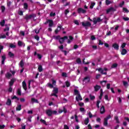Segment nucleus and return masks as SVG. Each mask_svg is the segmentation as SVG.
Listing matches in <instances>:
<instances>
[{"label": "nucleus", "instance_id": "nucleus-31", "mask_svg": "<svg viewBox=\"0 0 129 129\" xmlns=\"http://www.w3.org/2000/svg\"><path fill=\"white\" fill-rule=\"evenodd\" d=\"M53 92V93H56V94L58 93V88L54 87Z\"/></svg>", "mask_w": 129, "mask_h": 129}, {"label": "nucleus", "instance_id": "nucleus-44", "mask_svg": "<svg viewBox=\"0 0 129 129\" xmlns=\"http://www.w3.org/2000/svg\"><path fill=\"white\" fill-rule=\"evenodd\" d=\"M90 98L91 100H94V99H95V96H92V95L90 94Z\"/></svg>", "mask_w": 129, "mask_h": 129}, {"label": "nucleus", "instance_id": "nucleus-53", "mask_svg": "<svg viewBox=\"0 0 129 129\" xmlns=\"http://www.w3.org/2000/svg\"><path fill=\"white\" fill-rule=\"evenodd\" d=\"M123 85L124 86H128V83H127V82L123 81Z\"/></svg>", "mask_w": 129, "mask_h": 129}, {"label": "nucleus", "instance_id": "nucleus-9", "mask_svg": "<svg viewBox=\"0 0 129 129\" xmlns=\"http://www.w3.org/2000/svg\"><path fill=\"white\" fill-rule=\"evenodd\" d=\"M115 9L113 7H110L106 10L107 14H109L110 12H115Z\"/></svg>", "mask_w": 129, "mask_h": 129}, {"label": "nucleus", "instance_id": "nucleus-52", "mask_svg": "<svg viewBox=\"0 0 129 129\" xmlns=\"http://www.w3.org/2000/svg\"><path fill=\"white\" fill-rule=\"evenodd\" d=\"M106 82H107V81H103L100 82V84H102V85H103V84H104V85H105V84H106Z\"/></svg>", "mask_w": 129, "mask_h": 129}, {"label": "nucleus", "instance_id": "nucleus-25", "mask_svg": "<svg viewBox=\"0 0 129 129\" xmlns=\"http://www.w3.org/2000/svg\"><path fill=\"white\" fill-rule=\"evenodd\" d=\"M12 76V74L10 73H8L6 75V78H8V79H10V78H11Z\"/></svg>", "mask_w": 129, "mask_h": 129}, {"label": "nucleus", "instance_id": "nucleus-63", "mask_svg": "<svg viewBox=\"0 0 129 129\" xmlns=\"http://www.w3.org/2000/svg\"><path fill=\"white\" fill-rule=\"evenodd\" d=\"M79 106H81V107H82V106H84V103L79 102Z\"/></svg>", "mask_w": 129, "mask_h": 129}, {"label": "nucleus", "instance_id": "nucleus-57", "mask_svg": "<svg viewBox=\"0 0 129 129\" xmlns=\"http://www.w3.org/2000/svg\"><path fill=\"white\" fill-rule=\"evenodd\" d=\"M17 93L18 94V95H22V92H21V89H18V90H17Z\"/></svg>", "mask_w": 129, "mask_h": 129}, {"label": "nucleus", "instance_id": "nucleus-56", "mask_svg": "<svg viewBox=\"0 0 129 129\" xmlns=\"http://www.w3.org/2000/svg\"><path fill=\"white\" fill-rule=\"evenodd\" d=\"M116 67H117V63H113L111 66V68H116Z\"/></svg>", "mask_w": 129, "mask_h": 129}, {"label": "nucleus", "instance_id": "nucleus-34", "mask_svg": "<svg viewBox=\"0 0 129 129\" xmlns=\"http://www.w3.org/2000/svg\"><path fill=\"white\" fill-rule=\"evenodd\" d=\"M28 3H25L24 4V9H25V10H28Z\"/></svg>", "mask_w": 129, "mask_h": 129}, {"label": "nucleus", "instance_id": "nucleus-7", "mask_svg": "<svg viewBox=\"0 0 129 129\" xmlns=\"http://www.w3.org/2000/svg\"><path fill=\"white\" fill-rule=\"evenodd\" d=\"M78 14H85L86 13V10L81 8H80L78 9Z\"/></svg>", "mask_w": 129, "mask_h": 129}, {"label": "nucleus", "instance_id": "nucleus-61", "mask_svg": "<svg viewBox=\"0 0 129 129\" xmlns=\"http://www.w3.org/2000/svg\"><path fill=\"white\" fill-rule=\"evenodd\" d=\"M61 76H62V77H67V74L66 73H62Z\"/></svg>", "mask_w": 129, "mask_h": 129}, {"label": "nucleus", "instance_id": "nucleus-42", "mask_svg": "<svg viewBox=\"0 0 129 129\" xmlns=\"http://www.w3.org/2000/svg\"><path fill=\"white\" fill-rule=\"evenodd\" d=\"M75 119L77 122H79V120H78V116H77V114L75 115Z\"/></svg>", "mask_w": 129, "mask_h": 129}, {"label": "nucleus", "instance_id": "nucleus-38", "mask_svg": "<svg viewBox=\"0 0 129 129\" xmlns=\"http://www.w3.org/2000/svg\"><path fill=\"white\" fill-rule=\"evenodd\" d=\"M48 87L49 88H54V85L50 83L47 84Z\"/></svg>", "mask_w": 129, "mask_h": 129}, {"label": "nucleus", "instance_id": "nucleus-46", "mask_svg": "<svg viewBox=\"0 0 129 129\" xmlns=\"http://www.w3.org/2000/svg\"><path fill=\"white\" fill-rule=\"evenodd\" d=\"M8 92H13V88L11 86H9V88L8 89Z\"/></svg>", "mask_w": 129, "mask_h": 129}, {"label": "nucleus", "instance_id": "nucleus-17", "mask_svg": "<svg viewBox=\"0 0 129 129\" xmlns=\"http://www.w3.org/2000/svg\"><path fill=\"white\" fill-rule=\"evenodd\" d=\"M100 88H101V87L100 86L96 85L94 87L95 91H96V92H97V91H98L99 89H100Z\"/></svg>", "mask_w": 129, "mask_h": 129}, {"label": "nucleus", "instance_id": "nucleus-62", "mask_svg": "<svg viewBox=\"0 0 129 129\" xmlns=\"http://www.w3.org/2000/svg\"><path fill=\"white\" fill-rule=\"evenodd\" d=\"M37 57L39 60H41V59H42V55L39 53L37 54Z\"/></svg>", "mask_w": 129, "mask_h": 129}, {"label": "nucleus", "instance_id": "nucleus-29", "mask_svg": "<svg viewBox=\"0 0 129 129\" xmlns=\"http://www.w3.org/2000/svg\"><path fill=\"white\" fill-rule=\"evenodd\" d=\"M38 70L39 72H42V71H43V67H42L41 65H39L38 66Z\"/></svg>", "mask_w": 129, "mask_h": 129}, {"label": "nucleus", "instance_id": "nucleus-33", "mask_svg": "<svg viewBox=\"0 0 129 129\" xmlns=\"http://www.w3.org/2000/svg\"><path fill=\"white\" fill-rule=\"evenodd\" d=\"M16 110L20 111V110H22V105H19L18 106L16 107Z\"/></svg>", "mask_w": 129, "mask_h": 129}, {"label": "nucleus", "instance_id": "nucleus-35", "mask_svg": "<svg viewBox=\"0 0 129 129\" xmlns=\"http://www.w3.org/2000/svg\"><path fill=\"white\" fill-rule=\"evenodd\" d=\"M97 70H98L99 72H100L101 74H103V72H104L103 69L101 68H99V69H97Z\"/></svg>", "mask_w": 129, "mask_h": 129}, {"label": "nucleus", "instance_id": "nucleus-11", "mask_svg": "<svg viewBox=\"0 0 129 129\" xmlns=\"http://www.w3.org/2000/svg\"><path fill=\"white\" fill-rule=\"evenodd\" d=\"M69 39H68V44H70L71 43L72 41H73V40H74V37H73V36H69Z\"/></svg>", "mask_w": 129, "mask_h": 129}, {"label": "nucleus", "instance_id": "nucleus-5", "mask_svg": "<svg viewBox=\"0 0 129 129\" xmlns=\"http://www.w3.org/2000/svg\"><path fill=\"white\" fill-rule=\"evenodd\" d=\"M20 67L22 69L20 71V73H23L24 72V70L25 68H24V65H25V62H24V60L22 59L20 62Z\"/></svg>", "mask_w": 129, "mask_h": 129}, {"label": "nucleus", "instance_id": "nucleus-12", "mask_svg": "<svg viewBox=\"0 0 129 129\" xmlns=\"http://www.w3.org/2000/svg\"><path fill=\"white\" fill-rule=\"evenodd\" d=\"M76 100L77 101H79V100L81 101L82 100V97H81V95L80 94L77 95V96L76 97Z\"/></svg>", "mask_w": 129, "mask_h": 129}, {"label": "nucleus", "instance_id": "nucleus-43", "mask_svg": "<svg viewBox=\"0 0 129 129\" xmlns=\"http://www.w3.org/2000/svg\"><path fill=\"white\" fill-rule=\"evenodd\" d=\"M66 85L67 87H70V83L69 82V81H67L66 82Z\"/></svg>", "mask_w": 129, "mask_h": 129}, {"label": "nucleus", "instance_id": "nucleus-49", "mask_svg": "<svg viewBox=\"0 0 129 129\" xmlns=\"http://www.w3.org/2000/svg\"><path fill=\"white\" fill-rule=\"evenodd\" d=\"M125 46H126V43H123L121 45V48H122V49H124V47H125Z\"/></svg>", "mask_w": 129, "mask_h": 129}, {"label": "nucleus", "instance_id": "nucleus-2", "mask_svg": "<svg viewBox=\"0 0 129 129\" xmlns=\"http://www.w3.org/2000/svg\"><path fill=\"white\" fill-rule=\"evenodd\" d=\"M36 17H37V16L35 14H32L29 15L27 14L24 17V19L26 20V22L28 23L29 20H31V19H34V18H36Z\"/></svg>", "mask_w": 129, "mask_h": 129}, {"label": "nucleus", "instance_id": "nucleus-1", "mask_svg": "<svg viewBox=\"0 0 129 129\" xmlns=\"http://www.w3.org/2000/svg\"><path fill=\"white\" fill-rule=\"evenodd\" d=\"M88 20H89L90 22H93L94 25H96L97 23H100V22L102 21V19H100V17H98L97 19L94 18L93 20L90 19V17H89Z\"/></svg>", "mask_w": 129, "mask_h": 129}, {"label": "nucleus", "instance_id": "nucleus-48", "mask_svg": "<svg viewBox=\"0 0 129 129\" xmlns=\"http://www.w3.org/2000/svg\"><path fill=\"white\" fill-rule=\"evenodd\" d=\"M105 3L107 6H108L111 4V2H110L109 0H106Z\"/></svg>", "mask_w": 129, "mask_h": 129}, {"label": "nucleus", "instance_id": "nucleus-4", "mask_svg": "<svg viewBox=\"0 0 129 129\" xmlns=\"http://www.w3.org/2000/svg\"><path fill=\"white\" fill-rule=\"evenodd\" d=\"M82 25L83 27H85V29H87V27H91V23L88 21H87L86 23L82 22Z\"/></svg>", "mask_w": 129, "mask_h": 129}, {"label": "nucleus", "instance_id": "nucleus-27", "mask_svg": "<svg viewBox=\"0 0 129 129\" xmlns=\"http://www.w3.org/2000/svg\"><path fill=\"white\" fill-rule=\"evenodd\" d=\"M8 55L10 58H13V57L15 56V54L13 53L12 52L10 51L8 53Z\"/></svg>", "mask_w": 129, "mask_h": 129}, {"label": "nucleus", "instance_id": "nucleus-40", "mask_svg": "<svg viewBox=\"0 0 129 129\" xmlns=\"http://www.w3.org/2000/svg\"><path fill=\"white\" fill-rule=\"evenodd\" d=\"M76 62L78 64H81V59H80V58H77Z\"/></svg>", "mask_w": 129, "mask_h": 129}, {"label": "nucleus", "instance_id": "nucleus-59", "mask_svg": "<svg viewBox=\"0 0 129 129\" xmlns=\"http://www.w3.org/2000/svg\"><path fill=\"white\" fill-rule=\"evenodd\" d=\"M91 39L92 41H94V40L96 39V38L95 37V36L94 35H92L91 37Z\"/></svg>", "mask_w": 129, "mask_h": 129}, {"label": "nucleus", "instance_id": "nucleus-3", "mask_svg": "<svg viewBox=\"0 0 129 129\" xmlns=\"http://www.w3.org/2000/svg\"><path fill=\"white\" fill-rule=\"evenodd\" d=\"M58 113V112H57V111L56 110H51L50 109H48L46 111V113L47 114V115H48V116H52V114H57V113Z\"/></svg>", "mask_w": 129, "mask_h": 129}, {"label": "nucleus", "instance_id": "nucleus-19", "mask_svg": "<svg viewBox=\"0 0 129 129\" xmlns=\"http://www.w3.org/2000/svg\"><path fill=\"white\" fill-rule=\"evenodd\" d=\"M6 104H7V105H8V106H10L12 105V100H11V99L8 98L7 99Z\"/></svg>", "mask_w": 129, "mask_h": 129}, {"label": "nucleus", "instance_id": "nucleus-54", "mask_svg": "<svg viewBox=\"0 0 129 129\" xmlns=\"http://www.w3.org/2000/svg\"><path fill=\"white\" fill-rule=\"evenodd\" d=\"M105 119L107 120H108V119H110L111 118V115H108V116H106V117L104 118Z\"/></svg>", "mask_w": 129, "mask_h": 129}, {"label": "nucleus", "instance_id": "nucleus-10", "mask_svg": "<svg viewBox=\"0 0 129 129\" xmlns=\"http://www.w3.org/2000/svg\"><path fill=\"white\" fill-rule=\"evenodd\" d=\"M47 23H49L48 26L50 27V28H51V27H53V25H54V22L52 20H48L47 21Z\"/></svg>", "mask_w": 129, "mask_h": 129}, {"label": "nucleus", "instance_id": "nucleus-23", "mask_svg": "<svg viewBox=\"0 0 129 129\" xmlns=\"http://www.w3.org/2000/svg\"><path fill=\"white\" fill-rule=\"evenodd\" d=\"M89 122V118L87 117L84 120V123L86 125H87L88 124V123Z\"/></svg>", "mask_w": 129, "mask_h": 129}, {"label": "nucleus", "instance_id": "nucleus-60", "mask_svg": "<svg viewBox=\"0 0 129 129\" xmlns=\"http://www.w3.org/2000/svg\"><path fill=\"white\" fill-rule=\"evenodd\" d=\"M18 14L20 16H23L24 15V12L22 11H20L18 12Z\"/></svg>", "mask_w": 129, "mask_h": 129}, {"label": "nucleus", "instance_id": "nucleus-8", "mask_svg": "<svg viewBox=\"0 0 129 129\" xmlns=\"http://www.w3.org/2000/svg\"><path fill=\"white\" fill-rule=\"evenodd\" d=\"M112 47L114 48L115 50H119V45L118 44L116 43H114L112 44Z\"/></svg>", "mask_w": 129, "mask_h": 129}, {"label": "nucleus", "instance_id": "nucleus-39", "mask_svg": "<svg viewBox=\"0 0 129 129\" xmlns=\"http://www.w3.org/2000/svg\"><path fill=\"white\" fill-rule=\"evenodd\" d=\"M2 12L4 13L6 11V7L4 6H1Z\"/></svg>", "mask_w": 129, "mask_h": 129}, {"label": "nucleus", "instance_id": "nucleus-58", "mask_svg": "<svg viewBox=\"0 0 129 129\" xmlns=\"http://www.w3.org/2000/svg\"><path fill=\"white\" fill-rule=\"evenodd\" d=\"M80 111H81V112H84V111H85V108L83 107H81L80 108Z\"/></svg>", "mask_w": 129, "mask_h": 129}, {"label": "nucleus", "instance_id": "nucleus-20", "mask_svg": "<svg viewBox=\"0 0 129 129\" xmlns=\"http://www.w3.org/2000/svg\"><path fill=\"white\" fill-rule=\"evenodd\" d=\"M31 102L33 103H39V101L37 99H35V98H31Z\"/></svg>", "mask_w": 129, "mask_h": 129}, {"label": "nucleus", "instance_id": "nucleus-64", "mask_svg": "<svg viewBox=\"0 0 129 129\" xmlns=\"http://www.w3.org/2000/svg\"><path fill=\"white\" fill-rule=\"evenodd\" d=\"M64 129H69V126H68V125H64Z\"/></svg>", "mask_w": 129, "mask_h": 129}, {"label": "nucleus", "instance_id": "nucleus-55", "mask_svg": "<svg viewBox=\"0 0 129 129\" xmlns=\"http://www.w3.org/2000/svg\"><path fill=\"white\" fill-rule=\"evenodd\" d=\"M6 38H7V36H6V34L0 36V39H6Z\"/></svg>", "mask_w": 129, "mask_h": 129}, {"label": "nucleus", "instance_id": "nucleus-21", "mask_svg": "<svg viewBox=\"0 0 129 129\" xmlns=\"http://www.w3.org/2000/svg\"><path fill=\"white\" fill-rule=\"evenodd\" d=\"M127 53V50L126 49L123 48L122 49V51L121 52V55H125Z\"/></svg>", "mask_w": 129, "mask_h": 129}, {"label": "nucleus", "instance_id": "nucleus-45", "mask_svg": "<svg viewBox=\"0 0 129 129\" xmlns=\"http://www.w3.org/2000/svg\"><path fill=\"white\" fill-rule=\"evenodd\" d=\"M5 24H6V21L5 20H3L1 22H0L1 26H2V27H4L5 26Z\"/></svg>", "mask_w": 129, "mask_h": 129}, {"label": "nucleus", "instance_id": "nucleus-50", "mask_svg": "<svg viewBox=\"0 0 129 129\" xmlns=\"http://www.w3.org/2000/svg\"><path fill=\"white\" fill-rule=\"evenodd\" d=\"M122 10L123 12H125V13H128L129 12L128 10L125 8H123Z\"/></svg>", "mask_w": 129, "mask_h": 129}, {"label": "nucleus", "instance_id": "nucleus-18", "mask_svg": "<svg viewBox=\"0 0 129 129\" xmlns=\"http://www.w3.org/2000/svg\"><path fill=\"white\" fill-rule=\"evenodd\" d=\"M22 86H23V89H24V90H27V84L26 83V82L23 81L22 82Z\"/></svg>", "mask_w": 129, "mask_h": 129}, {"label": "nucleus", "instance_id": "nucleus-47", "mask_svg": "<svg viewBox=\"0 0 129 129\" xmlns=\"http://www.w3.org/2000/svg\"><path fill=\"white\" fill-rule=\"evenodd\" d=\"M11 99L12 100L17 99V100H20V98H19L16 96H14L13 97L11 98Z\"/></svg>", "mask_w": 129, "mask_h": 129}, {"label": "nucleus", "instance_id": "nucleus-51", "mask_svg": "<svg viewBox=\"0 0 129 129\" xmlns=\"http://www.w3.org/2000/svg\"><path fill=\"white\" fill-rule=\"evenodd\" d=\"M94 6H95V3H91L90 6V8L92 9H93V7H94Z\"/></svg>", "mask_w": 129, "mask_h": 129}, {"label": "nucleus", "instance_id": "nucleus-41", "mask_svg": "<svg viewBox=\"0 0 129 129\" xmlns=\"http://www.w3.org/2000/svg\"><path fill=\"white\" fill-rule=\"evenodd\" d=\"M101 101L100 100H97L96 103V106L98 108H99V103H100Z\"/></svg>", "mask_w": 129, "mask_h": 129}, {"label": "nucleus", "instance_id": "nucleus-37", "mask_svg": "<svg viewBox=\"0 0 129 129\" xmlns=\"http://www.w3.org/2000/svg\"><path fill=\"white\" fill-rule=\"evenodd\" d=\"M9 47H10V48H16V45H14V44H13V43H10V45H9Z\"/></svg>", "mask_w": 129, "mask_h": 129}, {"label": "nucleus", "instance_id": "nucleus-15", "mask_svg": "<svg viewBox=\"0 0 129 129\" xmlns=\"http://www.w3.org/2000/svg\"><path fill=\"white\" fill-rule=\"evenodd\" d=\"M104 112H105V108H104V106H102L100 108V113L103 114Z\"/></svg>", "mask_w": 129, "mask_h": 129}, {"label": "nucleus", "instance_id": "nucleus-24", "mask_svg": "<svg viewBox=\"0 0 129 129\" xmlns=\"http://www.w3.org/2000/svg\"><path fill=\"white\" fill-rule=\"evenodd\" d=\"M18 46H19V47H22V46H23V45H24V46H25V43H23V42L21 41H18Z\"/></svg>", "mask_w": 129, "mask_h": 129}, {"label": "nucleus", "instance_id": "nucleus-26", "mask_svg": "<svg viewBox=\"0 0 129 129\" xmlns=\"http://www.w3.org/2000/svg\"><path fill=\"white\" fill-rule=\"evenodd\" d=\"M102 96H103V92H102V90L101 89V93H100V96L99 97L100 100H101V99H102Z\"/></svg>", "mask_w": 129, "mask_h": 129}, {"label": "nucleus", "instance_id": "nucleus-16", "mask_svg": "<svg viewBox=\"0 0 129 129\" xmlns=\"http://www.w3.org/2000/svg\"><path fill=\"white\" fill-rule=\"evenodd\" d=\"M58 28L59 29L58 30ZM61 29H62V26L61 25L57 26V28L55 30V33L56 34H58L59 31L61 30Z\"/></svg>", "mask_w": 129, "mask_h": 129}, {"label": "nucleus", "instance_id": "nucleus-32", "mask_svg": "<svg viewBox=\"0 0 129 129\" xmlns=\"http://www.w3.org/2000/svg\"><path fill=\"white\" fill-rule=\"evenodd\" d=\"M114 119L116 120V123H119V119H118V116H115L114 117Z\"/></svg>", "mask_w": 129, "mask_h": 129}, {"label": "nucleus", "instance_id": "nucleus-6", "mask_svg": "<svg viewBox=\"0 0 129 129\" xmlns=\"http://www.w3.org/2000/svg\"><path fill=\"white\" fill-rule=\"evenodd\" d=\"M66 40H68V36H64L63 37H60L59 40L60 44H63Z\"/></svg>", "mask_w": 129, "mask_h": 129}, {"label": "nucleus", "instance_id": "nucleus-28", "mask_svg": "<svg viewBox=\"0 0 129 129\" xmlns=\"http://www.w3.org/2000/svg\"><path fill=\"white\" fill-rule=\"evenodd\" d=\"M85 80H87V82H90V78L89 77H85L83 81H85Z\"/></svg>", "mask_w": 129, "mask_h": 129}, {"label": "nucleus", "instance_id": "nucleus-36", "mask_svg": "<svg viewBox=\"0 0 129 129\" xmlns=\"http://www.w3.org/2000/svg\"><path fill=\"white\" fill-rule=\"evenodd\" d=\"M40 121H41V122H42V123L45 124V125H48V124L46 122V120H45L43 119H41Z\"/></svg>", "mask_w": 129, "mask_h": 129}, {"label": "nucleus", "instance_id": "nucleus-13", "mask_svg": "<svg viewBox=\"0 0 129 129\" xmlns=\"http://www.w3.org/2000/svg\"><path fill=\"white\" fill-rule=\"evenodd\" d=\"M15 81H16V79H11L9 82V86L12 87L14 85V83H15Z\"/></svg>", "mask_w": 129, "mask_h": 129}, {"label": "nucleus", "instance_id": "nucleus-30", "mask_svg": "<svg viewBox=\"0 0 129 129\" xmlns=\"http://www.w3.org/2000/svg\"><path fill=\"white\" fill-rule=\"evenodd\" d=\"M74 93L75 95H79V94H80V93L79 92V91L77 89L74 90Z\"/></svg>", "mask_w": 129, "mask_h": 129}, {"label": "nucleus", "instance_id": "nucleus-14", "mask_svg": "<svg viewBox=\"0 0 129 129\" xmlns=\"http://www.w3.org/2000/svg\"><path fill=\"white\" fill-rule=\"evenodd\" d=\"M6 59H7V57H6V55H2V65H4L5 61H6Z\"/></svg>", "mask_w": 129, "mask_h": 129}, {"label": "nucleus", "instance_id": "nucleus-22", "mask_svg": "<svg viewBox=\"0 0 129 129\" xmlns=\"http://www.w3.org/2000/svg\"><path fill=\"white\" fill-rule=\"evenodd\" d=\"M103 124H104V126H107V125H108V120H106V119L104 118Z\"/></svg>", "mask_w": 129, "mask_h": 129}]
</instances>
